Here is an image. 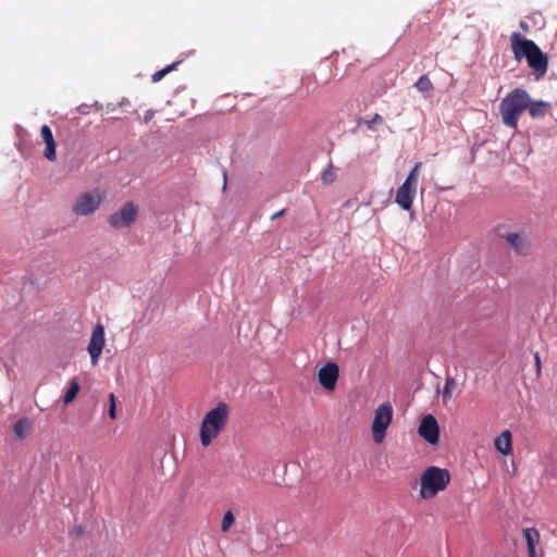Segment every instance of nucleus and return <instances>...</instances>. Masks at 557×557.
Wrapping results in <instances>:
<instances>
[{"label": "nucleus", "mask_w": 557, "mask_h": 557, "mask_svg": "<svg viewBox=\"0 0 557 557\" xmlns=\"http://www.w3.org/2000/svg\"><path fill=\"white\" fill-rule=\"evenodd\" d=\"M510 44L515 59L521 61L525 58L537 79L546 74L548 58L533 40L523 38L519 33H512Z\"/></svg>", "instance_id": "f257e3e1"}, {"label": "nucleus", "mask_w": 557, "mask_h": 557, "mask_svg": "<svg viewBox=\"0 0 557 557\" xmlns=\"http://www.w3.org/2000/svg\"><path fill=\"white\" fill-rule=\"evenodd\" d=\"M230 409L227 404L219 403L209 410L201 422L199 436L203 447H208L224 431L228 421Z\"/></svg>", "instance_id": "f03ea898"}, {"label": "nucleus", "mask_w": 557, "mask_h": 557, "mask_svg": "<svg viewBox=\"0 0 557 557\" xmlns=\"http://www.w3.org/2000/svg\"><path fill=\"white\" fill-rule=\"evenodd\" d=\"M531 104V97L525 89L515 88L500 101L499 111L503 123L511 128H517L520 115Z\"/></svg>", "instance_id": "7ed1b4c3"}, {"label": "nucleus", "mask_w": 557, "mask_h": 557, "mask_svg": "<svg viewBox=\"0 0 557 557\" xmlns=\"http://www.w3.org/2000/svg\"><path fill=\"white\" fill-rule=\"evenodd\" d=\"M450 479V472L447 469L435 466L428 467L420 476V497L425 500L432 499L447 488Z\"/></svg>", "instance_id": "20e7f679"}, {"label": "nucleus", "mask_w": 557, "mask_h": 557, "mask_svg": "<svg viewBox=\"0 0 557 557\" xmlns=\"http://www.w3.org/2000/svg\"><path fill=\"white\" fill-rule=\"evenodd\" d=\"M422 166L421 162H417L410 170L405 182L398 187L396 191L395 202L405 211L412 208L413 199L417 194L419 182V172Z\"/></svg>", "instance_id": "39448f33"}, {"label": "nucleus", "mask_w": 557, "mask_h": 557, "mask_svg": "<svg viewBox=\"0 0 557 557\" xmlns=\"http://www.w3.org/2000/svg\"><path fill=\"white\" fill-rule=\"evenodd\" d=\"M393 420V407L391 403L381 404L374 411V419L371 426L373 440L376 444H381L385 436L386 430Z\"/></svg>", "instance_id": "423d86ee"}, {"label": "nucleus", "mask_w": 557, "mask_h": 557, "mask_svg": "<svg viewBox=\"0 0 557 557\" xmlns=\"http://www.w3.org/2000/svg\"><path fill=\"white\" fill-rule=\"evenodd\" d=\"M103 201L99 189L79 194L72 205V211L76 215L87 216L96 212Z\"/></svg>", "instance_id": "0eeeda50"}, {"label": "nucleus", "mask_w": 557, "mask_h": 557, "mask_svg": "<svg viewBox=\"0 0 557 557\" xmlns=\"http://www.w3.org/2000/svg\"><path fill=\"white\" fill-rule=\"evenodd\" d=\"M139 208L133 201L125 202L116 212L108 218V223L114 230L129 227L138 218Z\"/></svg>", "instance_id": "6e6552de"}, {"label": "nucleus", "mask_w": 557, "mask_h": 557, "mask_svg": "<svg viewBox=\"0 0 557 557\" xmlns=\"http://www.w3.org/2000/svg\"><path fill=\"white\" fill-rule=\"evenodd\" d=\"M339 377V367L333 361H329L318 371V381L327 392H333Z\"/></svg>", "instance_id": "1a4fd4ad"}, {"label": "nucleus", "mask_w": 557, "mask_h": 557, "mask_svg": "<svg viewBox=\"0 0 557 557\" xmlns=\"http://www.w3.org/2000/svg\"><path fill=\"white\" fill-rule=\"evenodd\" d=\"M418 434L429 444L436 445L440 441V426L432 414L422 418L418 428Z\"/></svg>", "instance_id": "9d476101"}, {"label": "nucleus", "mask_w": 557, "mask_h": 557, "mask_svg": "<svg viewBox=\"0 0 557 557\" xmlns=\"http://www.w3.org/2000/svg\"><path fill=\"white\" fill-rule=\"evenodd\" d=\"M104 343V327L102 324L98 323L91 332V337L87 347L92 366L98 363Z\"/></svg>", "instance_id": "9b49d317"}, {"label": "nucleus", "mask_w": 557, "mask_h": 557, "mask_svg": "<svg viewBox=\"0 0 557 557\" xmlns=\"http://www.w3.org/2000/svg\"><path fill=\"white\" fill-rule=\"evenodd\" d=\"M40 135L46 144V149L44 151L45 158L48 159L49 161H54L57 159V145L51 128L48 125H42L40 129Z\"/></svg>", "instance_id": "f8f14e48"}, {"label": "nucleus", "mask_w": 557, "mask_h": 557, "mask_svg": "<svg viewBox=\"0 0 557 557\" xmlns=\"http://www.w3.org/2000/svg\"><path fill=\"white\" fill-rule=\"evenodd\" d=\"M507 243L520 255H527L530 249V242L527 236L520 233H509L506 235Z\"/></svg>", "instance_id": "ddd939ff"}, {"label": "nucleus", "mask_w": 557, "mask_h": 557, "mask_svg": "<svg viewBox=\"0 0 557 557\" xmlns=\"http://www.w3.org/2000/svg\"><path fill=\"white\" fill-rule=\"evenodd\" d=\"M495 448L504 456H508L512 451L511 447V433L505 430L495 438Z\"/></svg>", "instance_id": "4468645a"}, {"label": "nucleus", "mask_w": 557, "mask_h": 557, "mask_svg": "<svg viewBox=\"0 0 557 557\" xmlns=\"http://www.w3.org/2000/svg\"><path fill=\"white\" fill-rule=\"evenodd\" d=\"M552 109V104L547 101L539 100V101H532L531 104H529L528 110L532 119H540L544 117L546 114L549 113Z\"/></svg>", "instance_id": "2eb2a0df"}, {"label": "nucleus", "mask_w": 557, "mask_h": 557, "mask_svg": "<svg viewBox=\"0 0 557 557\" xmlns=\"http://www.w3.org/2000/svg\"><path fill=\"white\" fill-rule=\"evenodd\" d=\"M523 536L527 541L529 557H537L535 546L540 541V532L535 528L523 529Z\"/></svg>", "instance_id": "dca6fc26"}, {"label": "nucleus", "mask_w": 557, "mask_h": 557, "mask_svg": "<svg viewBox=\"0 0 557 557\" xmlns=\"http://www.w3.org/2000/svg\"><path fill=\"white\" fill-rule=\"evenodd\" d=\"M414 87L424 95V97H429L431 91L433 90V84L426 74L422 75L416 83Z\"/></svg>", "instance_id": "f3484780"}, {"label": "nucleus", "mask_w": 557, "mask_h": 557, "mask_svg": "<svg viewBox=\"0 0 557 557\" xmlns=\"http://www.w3.org/2000/svg\"><path fill=\"white\" fill-rule=\"evenodd\" d=\"M30 428L32 424L29 420L22 418L14 424L13 431L18 438H24L29 433Z\"/></svg>", "instance_id": "a211bd4d"}, {"label": "nucleus", "mask_w": 557, "mask_h": 557, "mask_svg": "<svg viewBox=\"0 0 557 557\" xmlns=\"http://www.w3.org/2000/svg\"><path fill=\"white\" fill-rule=\"evenodd\" d=\"M78 392H79V384H78L77 380L74 379L70 382L69 388L64 395V404L67 405L70 403H72L76 398Z\"/></svg>", "instance_id": "6ab92c4d"}, {"label": "nucleus", "mask_w": 557, "mask_h": 557, "mask_svg": "<svg viewBox=\"0 0 557 557\" xmlns=\"http://www.w3.org/2000/svg\"><path fill=\"white\" fill-rule=\"evenodd\" d=\"M336 180V171L333 164L327 165L321 175V182L323 185H331Z\"/></svg>", "instance_id": "aec40b11"}, {"label": "nucleus", "mask_w": 557, "mask_h": 557, "mask_svg": "<svg viewBox=\"0 0 557 557\" xmlns=\"http://www.w3.org/2000/svg\"><path fill=\"white\" fill-rule=\"evenodd\" d=\"M455 386L456 380L453 376H447L442 392L444 403H448L450 400L451 392L455 388Z\"/></svg>", "instance_id": "412c9836"}, {"label": "nucleus", "mask_w": 557, "mask_h": 557, "mask_svg": "<svg viewBox=\"0 0 557 557\" xmlns=\"http://www.w3.org/2000/svg\"><path fill=\"white\" fill-rule=\"evenodd\" d=\"M181 63V61H177V62H174L168 66H165L164 69L160 70V71H157L152 76H151V81L153 83H158L160 82L166 74L171 73L173 70H175L177 67V65Z\"/></svg>", "instance_id": "4be33fe9"}, {"label": "nucleus", "mask_w": 557, "mask_h": 557, "mask_svg": "<svg viewBox=\"0 0 557 557\" xmlns=\"http://www.w3.org/2000/svg\"><path fill=\"white\" fill-rule=\"evenodd\" d=\"M234 522H235V517H234L233 511L231 509L225 511L223 519H222V523H221L222 532H227L232 528Z\"/></svg>", "instance_id": "5701e85b"}, {"label": "nucleus", "mask_w": 557, "mask_h": 557, "mask_svg": "<svg viewBox=\"0 0 557 557\" xmlns=\"http://www.w3.org/2000/svg\"><path fill=\"white\" fill-rule=\"evenodd\" d=\"M109 401H110V407H109V417L111 419H115L116 418V404H115V395L113 393H110L109 394Z\"/></svg>", "instance_id": "b1692460"}, {"label": "nucleus", "mask_w": 557, "mask_h": 557, "mask_svg": "<svg viewBox=\"0 0 557 557\" xmlns=\"http://www.w3.org/2000/svg\"><path fill=\"white\" fill-rule=\"evenodd\" d=\"M382 122H383V117L379 113H375L371 120L366 121V124H367L368 128L372 129L374 127V125L381 124Z\"/></svg>", "instance_id": "393cba45"}, {"label": "nucleus", "mask_w": 557, "mask_h": 557, "mask_svg": "<svg viewBox=\"0 0 557 557\" xmlns=\"http://www.w3.org/2000/svg\"><path fill=\"white\" fill-rule=\"evenodd\" d=\"M284 212H285V210L283 209V210H281L278 212L274 213L272 215L271 220H276L277 218L282 216L284 214Z\"/></svg>", "instance_id": "a878e982"}, {"label": "nucleus", "mask_w": 557, "mask_h": 557, "mask_svg": "<svg viewBox=\"0 0 557 557\" xmlns=\"http://www.w3.org/2000/svg\"><path fill=\"white\" fill-rule=\"evenodd\" d=\"M152 116H153V112L147 111L145 114V121L148 122L150 119H152Z\"/></svg>", "instance_id": "bb28decb"}, {"label": "nucleus", "mask_w": 557, "mask_h": 557, "mask_svg": "<svg viewBox=\"0 0 557 557\" xmlns=\"http://www.w3.org/2000/svg\"><path fill=\"white\" fill-rule=\"evenodd\" d=\"M535 360H536V363L540 364V357L537 354L535 355Z\"/></svg>", "instance_id": "cd10ccee"}]
</instances>
